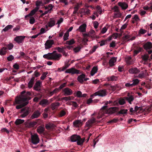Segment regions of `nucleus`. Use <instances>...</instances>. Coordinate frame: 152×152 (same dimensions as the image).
Returning <instances> with one entry per match:
<instances>
[{
  "label": "nucleus",
  "mask_w": 152,
  "mask_h": 152,
  "mask_svg": "<svg viewBox=\"0 0 152 152\" xmlns=\"http://www.w3.org/2000/svg\"><path fill=\"white\" fill-rule=\"evenodd\" d=\"M25 37L24 36H18L16 37L14 40L18 44L22 43Z\"/></svg>",
  "instance_id": "obj_11"
},
{
  "label": "nucleus",
  "mask_w": 152,
  "mask_h": 152,
  "mask_svg": "<svg viewBox=\"0 0 152 152\" xmlns=\"http://www.w3.org/2000/svg\"><path fill=\"white\" fill-rule=\"evenodd\" d=\"M64 48L62 47V48L58 47L55 48V50H57L59 52L62 53L64 51Z\"/></svg>",
  "instance_id": "obj_53"
},
{
  "label": "nucleus",
  "mask_w": 152,
  "mask_h": 152,
  "mask_svg": "<svg viewBox=\"0 0 152 152\" xmlns=\"http://www.w3.org/2000/svg\"><path fill=\"white\" fill-rule=\"evenodd\" d=\"M107 95V91L105 89L100 90L96 92L91 95V96H99L101 97H104Z\"/></svg>",
  "instance_id": "obj_5"
},
{
  "label": "nucleus",
  "mask_w": 152,
  "mask_h": 152,
  "mask_svg": "<svg viewBox=\"0 0 152 152\" xmlns=\"http://www.w3.org/2000/svg\"><path fill=\"white\" fill-rule=\"evenodd\" d=\"M115 46V41H113L110 45V47L114 48Z\"/></svg>",
  "instance_id": "obj_63"
},
{
  "label": "nucleus",
  "mask_w": 152,
  "mask_h": 152,
  "mask_svg": "<svg viewBox=\"0 0 152 152\" xmlns=\"http://www.w3.org/2000/svg\"><path fill=\"white\" fill-rule=\"evenodd\" d=\"M97 47L96 46H94L92 49L90 50L89 51V53L90 54H91L94 52L96 50V49L97 48Z\"/></svg>",
  "instance_id": "obj_57"
},
{
  "label": "nucleus",
  "mask_w": 152,
  "mask_h": 152,
  "mask_svg": "<svg viewBox=\"0 0 152 152\" xmlns=\"http://www.w3.org/2000/svg\"><path fill=\"white\" fill-rule=\"evenodd\" d=\"M83 41L85 42H87L88 41L87 38L89 36V34H83Z\"/></svg>",
  "instance_id": "obj_35"
},
{
  "label": "nucleus",
  "mask_w": 152,
  "mask_h": 152,
  "mask_svg": "<svg viewBox=\"0 0 152 152\" xmlns=\"http://www.w3.org/2000/svg\"><path fill=\"white\" fill-rule=\"evenodd\" d=\"M116 61V58L115 57L112 58L109 61V64L110 67L113 66L114 65V63Z\"/></svg>",
  "instance_id": "obj_25"
},
{
  "label": "nucleus",
  "mask_w": 152,
  "mask_h": 152,
  "mask_svg": "<svg viewBox=\"0 0 152 152\" xmlns=\"http://www.w3.org/2000/svg\"><path fill=\"white\" fill-rule=\"evenodd\" d=\"M36 7L32 10L29 14L25 16V18H26V20H27L28 19L27 18L28 17H33L38 11V1H36Z\"/></svg>",
  "instance_id": "obj_4"
},
{
  "label": "nucleus",
  "mask_w": 152,
  "mask_h": 152,
  "mask_svg": "<svg viewBox=\"0 0 152 152\" xmlns=\"http://www.w3.org/2000/svg\"><path fill=\"white\" fill-rule=\"evenodd\" d=\"M13 47V45L12 43H10L6 47H5L6 48V49H8L9 50H10L12 49Z\"/></svg>",
  "instance_id": "obj_51"
},
{
  "label": "nucleus",
  "mask_w": 152,
  "mask_h": 152,
  "mask_svg": "<svg viewBox=\"0 0 152 152\" xmlns=\"http://www.w3.org/2000/svg\"><path fill=\"white\" fill-rule=\"evenodd\" d=\"M54 124L51 123H48L45 125L46 128L48 130L53 129L54 126Z\"/></svg>",
  "instance_id": "obj_31"
},
{
  "label": "nucleus",
  "mask_w": 152,
  "mask_h": 152,
  "mask_svg": "<svg viewBox=\"0 0 152 152\" xmlns=\"http://www.w3.org/2000/svg\"><path fill=\"white\" fill-rule=\"evenodd\" d=\"M118 103L120 105H122L125 104L126 102L124 99L121 98L118 100Z\"/></svg>",
  "instance_id": "obj_47"
},
{
  "label": "nucleus",
  "mask_w": 152,
  "mask_h": 152,
  "mask_svg": "<svg viewBox=\"0 0 152 152\" xmlns=\"http://www.w3.org/2000/svg\"><path fill=\"white\" fill-rule=\"evenodd\" d=\"M142 48H141L139 47L137 50H134V56L136 55L138 53L140 52H141L142 50Z\"/></svg>",
  "instance_id": "obj_45"
},
{
  "label": "nucleus",
  "mask_w": 152,
  "mask_h": 152,
  "mask_svg": "<svg viewBox=\"0 0 152 152\" xmlns=\"http://www.w3.org/2000/svg\"><path fill=\"white\" fill-rule=\"evenodd\" d=\"M128 110L127 109H121L118 112V114H126L127 113Z\"/></svg>",
  "instance_id": "obj_43"
},
{
  "label": "nucleus",
  "mask_w": 152,
  "mask_h": 152,
  "mask_svg": "<svg viewBox=\"0 0 152 152\" xmlns=\"http://www.w3.org/2000/svg\"><path fill=\"white\" fill-rule=\"evenodd\" d=\"M75 43V41L74 39H72L69 40L67 41L65 44L67 45H73V44Z\"/></svg>",
  "instance_id": "obj_40"
},
{
  "label": "nucleus",
  "mask_w": 152,
  "mask_h": 152,
  "mask_svg": "<svg viewBox=\"0 0 152 152\" xmlns=\"http://www.w3.org/2000/svg\"><path fill=\"white\" fill-rule=\"evenodd\" d=\"M90 10L88 9H87L86 10H84L83 12L84 15H89L90 14Z\"/></svg>",
  "instance_id": "obj_64"
},
{
  "label": "nucleus",
  "mask_w": 152,
  "mask_h": 152,
  "mask_svg": "<svg viewBox=\"0 0 152 152\" xmlns=\"http://www.w3.org/2000/svg\"><path fill=\"white\" fill-rule=\"evenodd\" d=\"M54 43V42L53 40H47L45 44V49H48L51 48Z\"/></svg>",
  "instance_id": "obj_8"
},
{
  "label": "nucleus",
  "mask_w": 152,
  "mask_h": 152,
  "mask_svg": "<svg viewBox=\"0 0 152 152\" xmlns=\"http://www.w3.org/2000/svg\"><path fill=\"white\" fill-rule=\"evenodd\" d=\"M141 58L142 60L144 61V64H146V62L148 60L149 61H151V59H149V56L147 53H145L144 55H142Z\"/></svg>",
  "instance_id": "obj_15"
},
{
  "label": "nucleus",
  "mask_w": 152,
  "mask_h": 152,
  "mask_svg": "<svg viewBox=\"0 0 152 152\" xmlns=\"http://www.w3.org/2000/svg\"><path fill=\"white\" fill-rule=\"evenodd\" d=\"M28 18H30L29 23L31 24H34L35 21L34 18L33 17H28Z\"/></svg>",
  "instance_id": "obj_50"
},
{
  "label": "nucleus",
  "mask_w": 152,
  "mask_h": 152,
  "mask_svg": "<svg viewBox=\"0 0 152 152\" xmlns=\"http://www.w3.org/2000/svg\"><path fill=\"white\" fill-rule=\"evenodd\" d=\"M38 117V111L35 112L31 116L32 119H34L37 118Z\"/></svg>",
  "instance_id": "obj_41"
},
{
  "label": "nucleus",
  "mask_w": 152,
  "mask_h": 152,
  "mask_svg": "<svg viewBox=\"0 0 152 152\" xmlns=\"http://www.w3.org/2000/svg\"><path fill=\"white\" fill-rule=\"evenodd\" d=\"M64 94L65 96H69L72 94L73 92L72 90L68 88H65L63 91Z\"/></svg>",
  "instance_id": "obj_13"
},
{
  "label": "nucleus",
  "mask_w": 152,
  "mask_h": 152,
  "mask_svg": "<svg viewBox=\"0 0 152 152\" xmlns=\"http://www.w3.org/2000/svg\"><path fill=\"white\" fill-rule=\"evenodd\" d=\"M28 103V101H26L23 102L22 103H20V104H16V98H15V102L14 103V105H15V104H19L18 105H17L16 107V108L17 109H19L25 106Z\"/></svg>",
  "instance_id": "obj_9"
},
{
  "label": "nucleus",
  "mask_w": 152,
  "mask_h": 152,
  "mask_svg": "<svg viewBox=\"0 0 152 152\" xmlns=\"http://www.w3.org/2000/svg\"><path fill=\"white\" fill-rule=\"evenodd\" d=\"M31 94V93L28 91L26 92L23 91L21 92L20 96L16 97V103L20 104L23 102L28 101L31 99L29 96Z\"/></svg>",
  "instance_id": "obj_1"
},
{
  "label": "nucleus",
  "mask_w": 152,
  "mask_h": 152,
  "mask_svg": "<svg viewBox=\"0 0 152 152\" xmlns=\"http://www.w3.org/2000/svg\"><path fill=\"white\" fill-rule=\"evenodd\" d=\"M7 50L6 48L4 47H3L0 51V54L1 55H5L6 53Z\"/></svg>",
  "instance_id": "obj_36"
},
{
  "label": "nucleus",
  "mask_w": 152,
  "mask_h": 152,
  "mask_svg": "<svg viewBox=\"0 0 152 152\" xmlns=\"http://www.w3.org/2000/svg\"><path fill=\"white\" fill-rule=\"evenodd\" d=\"M67 111L66 109L61 110L59 113L58 116L60 117L64 116L66 114Z\"/></svg>",
  "instance_id": "obj_28"
},
{
  "label": "nucleus",
  "mask_w": 152,
  "mask_h": 152,
  "mask_svg": "<svg viewBox=\"0 0 152 152\" xmlns=\"http://www.w3.org/2000/svg\"><path fill=\"white\" fill-rule=\"evenodd\" d=\"M50 103L48 100L46 99H43L40 101L39 104L43 107H45L48 105Z\"/></svg>",
  "instance_id": "obj_12"
},
{
  "label": "nucleus",
  "mask_w": 152,
  "mask_h": 152,
  "mask_svg": "<svg viewBox=\"0 0 152 152\" xmlns=\"http://www.w3.org/2000/svg\"><path fill=\"white\" fill-rule=\"evenodd\" d=\"M80 46H78L74 48L73 50L75 53H77L80 50Z\"/></svg>",
  "instance_id": "obj_61"
},
{
  "label": "nucleus",
  "mask_w": 152,
  "mask_h": 152,
  "mask_svg": "<svg viewBox=\"0 0 152 152\" xmlns=\"http://www.w3.org/2000/svg\"><path fill=\"white\" fill-rule=\"evenodd\" d=\"M85 140V137H83L81 138L80 136V137L78 138L77 140V144L78 145H82Z\"/></svg>",
  "instance_id": "obj_26"
},
{
  "label": "nucleus",
  "mask_w": 152,
  "mask_h": 152,
  "mask_svg": "<svg viewBox=\"0 0 152 152\" xmlns=\"http://www.w3.org/2000/svg\"><path fill=\"white\" fill-rule=\"evenodd\" d=\"M118 5L123 10H126L128 7L127 4L124 2H119L118 3Z\"/></svg>",
  "instance_id": "obj_19"
},
{
  "label": "nucleus",
  "mask_w": 152,
  "mask_h": 152,
  "mask_svg": "<svg viewBox=\"0 0 152 152\" xmlns=\"http://www.w3.org/2000/svg\"><path fill=\"white\" fill-rule=\"evenodd\" d=\"M124 98L130 104H132V102H133L134 100V97L133 96L130 95L129 93L128 94L127 96L125 97Z\"/></svg>",
  "instance_id": "obj_16"
},
{
  "label": "nucleus",
  "mask_w": 152,
  "mask_h": 152,
  "mask_svg": "<svg viewBox=\"0 0 152 152\" xmlns=\"http://www.w3.org/2000/svg\"><path fill=\"white\" fill-rule=\"evenodd\" d=\"M70 65V64H69L68 63H65V64L64 65V66L62 67V69L60 71H64L66 68H67Z\"/></svg>",
  "instance_id": "obj_46"
},
{
  "label": "nucleus",
  "mask_w": 152,
  "mask_h": 152,
  "mask_svg": "<svg viewBox=\"0 0 152 152\" xmlns=\"http://www.w3.org/2000/svg\"><path fill=\"white\" fill-rule=\"evenodd\" d=\"M53 7V6L51 4H49L47 7H46L44 6V7L45 8V9L46 10L44 12V13L43 15H45V14L48 13V12L50 13L51 11L52 10V9Z\"/></svg>",
  "instance_id": "obj_17"
},
{
  "label": "nucleus",
  "mask_w": 152,
  "mask_h": 152,
  "mask_svg": "<svg viewBox=\"0 0 152 152\" xmlns=\"http://www.w3.org/2000/svg\"><path fill=\"white\" fill-rule=\"evenodd\" d=\"M140 72V71L136 67L131 68L129 70V72L131 74H137Z\"/></svg>",
  "instance_id": "obj_24"
},
{
  "label": "nucleus",
  "mask_w": 152,
  "mask_h": 152,
  "mask_svg": "<svg viewBox=\"0 0 152 152\" xmlns=\"http://www.w3.org/2000/svg\"><path fill=\"white\" fill-rule=\"evenodd\" d=\"M97 67L94 66L91 71V75L92 76H93L97 72Z\"/></svg>",
  "instance_id": "obj_34"
},
{
  "label": "nucleus",
  "mask_w": 152,
  "mask_h": 152,
  "mask_svg": "<svg viewBox=\"0 0 152 152\" xmlns=\"http://www.w3.org/2000/svg\"><path fill=\"white\" fill-rule=\"evenodd\" d=\"M107 80L109 81H116L118 79V77L116 76H115L114 75H112L110 77H108L107 79Z\"/></svg>",
  "instance_id": "obj_33"
},
{
  "label": "nucleus",
  "mask_w": 152,
  "mask_h": 152,
  "mask_svg": "<svg viewBox=\"0 0 152 152\" xmlns=\"http://www.w3.org/2000/svg\"><path fill=\"white\" fill-rule=\"evenodd\" d=\"M80 71L72 67L71 68L67 69L66 70L65 73H71L72 74H78L79 73Z\"/></svg>",
  "instance_id": "obj_6"
},
{
  "label": "nucleus",
  "mask_w": 152,
  "mask_h": 152,
  "mask_svg": "<svg viewBox=\"0 0 152 152\" xmlns=\"http://www.w3.org/2000/svg\"><path fill=\"white\" fill-rule=\"evenodd\" d=\"M74 11L73 13V14H76L78 10L79 9V7L78 6H76L74 7Z\"/></svg>",
  "instance_id": "obj_60"
},
{
  "label": "nucleus",
  "mask_w": 152,
  "mask_h": 152,
  "mask_svg": "<svg viewBox=\"0 0 152 152\" xmlns=\"http://www.w3.org/2000/svg\"><path fill=\"white\" fill-rule=\"evenodd\" d=\"M69 36V32L67 31L64 34V36L63 39L64 41H65L68 39V37Z\"/></svg>",
  "instance_id": "obj_48"
},
{
  "label": "nucleus",
  "mask_w": 152,
  "mask_h": 152,
  "mask_svg": "<svg viewBox=\"0 0 152 152\" xmlns=\"http://www.w3.org/2000/svg\"><path fill=\"white\" fill-rule=\"evenodd\" d=\"M62 100L67 101L71 100V97L70 96L63 97L62 98Z\"/></svg>",
  "instance_id": "obj_62"
},
{
  "label": "nucleus",
  "mask_w": 152,
  "mask_h": 152,
  "mask_svg": "<svg viewBox=\"0 0 152 152\" xmlns=\"http://www.w3.org/2000/svg\"><path fill=\"white\" fill-rule=\"evenodd\" d=\"M73 124L75 127H79L81 126L82 122L81 120H76L73 122Z\"/></svg>",
  "instance_id": "obj_29"
},
{
  "label": "nucleus",
  "mask_w": 152,
  "mask_h": 152,
  "mask_svg": "<svg viewBox=\"0 0 152 152\" xmlns=\"http://www.w3.org/2000/svg\"><path fill=\"white\" fill-rule=\"evenodd\" d=\"M86 24L85 23H83L79 27L77 30L82 32H85L86 31Z\"/></svg>",
  "instance_id": "obj_20"
},
{
  "label": "nucleus",
  "mask_w": 152,
  "mask_h": 152,
  "mask_svg": "<svg viewBox=\"0 0 152 152\" xmlns=\"http://www.w3.org/2000/svg\"><path fill=\"white\" fill-rule=\"evenodd\" d=\"M96 122V119L94 118H92L91 119L89 120L86 123V126L88 127V130L92 126L93 124Z\"/></svg>",
  "instance_id": "obj_10"
},
{
  "label": "nucleus",
  "mask_w": 152,
  "mask_h": 152,
  "mask_svg": "<svg viewBox=\"0 0 152 152\" xmlns=\"http://www.w3.org/2000/svg\"><path fill=\"white\" fill-rule=\"evenodd\" d=\"M56 21L54 18H50L49 21L48 23V25L49 27H52L55 25Z\"/></svg>",
  "instance_id": "obj_21"
},
{
  "label": "nucleus",
  "mask_w": 152,
  "mask_h": 152,
  "mask_svg": "<svg viewBox=\"0 0 152 152\" xmlns=\"http://www.w3.org/2000/svg\"><path fill=\"white\" fill-rule=\"evenodd\" d=\"M143 47L146 51L150 50L152 48V43L150 42H148L143 45Z\"/></svg>",
  "instance_id": "obj_14"
},
{
  "label": "nucleus",
  "mask_w": 152,
  "mask_h": 152,
  "mask_svg": "<svg viewBox=\"0 0 152 152\" xmlns=\"http://www.w3.org/2000/svg\"><path fill=\"white\" fill-rule=\"evenodd\" d=\"M126 63L129 65H130L132 64V61L131 57H128L126 59Z\"/></svg>",
  "instance_id": "obj_38"
},
{
  "label": "nucleus",
  "mask_w": 152,
  "mask_h": 152,
  "mask_svg": "<svg viewBox=\"0 0 152 152\" xmlns=\"http://www.w3.org/2000/svg\"><path fill=\"white\" fill-rule=\"evenodd\" d=\"M60 105V103L58 102H56L51 104V107L53 110H54L58 107Z\"/></svg>",
  "instance_id": "obj_32"
},
{
  "label": "nucleus",
  "mask_w": 152,
  "mask_h": 152,
  "mask_svg": "<svg viewBox=\"0 0 152 152\" xmlns=\"http://www.w3.org/2000/svg\"><path fill=\"white\" fill-rule=\"evenodd\" d=\"M80 137V136L77 134H74L72 135L70 137L71 141L72 142H75L77 141L78 138Z\"/></svg>",
  "instance_id": "obj_27"
},
{
  "label": "nucleus",
  "mask_w": 152,
  "mask_h": 152,
  "mask_svg": "<svg viewBox=\"0 0 152 152\" xmlns=\"http://www.w3.org/2000/svg\"><path fill=\"white\" fill-rule=\"evenodd\" d=\"M24 121V120L17 119L15 122V123L16 125H19L23 123Z\"/></svg>",
  "instance_id": "obj_37"
},
{
  "label": "nucleus",
  "mask_w": 152,
  "mask_h": 152,
  "mask_svg": "<svg viewBox=\"0 0 152 152\" xmlns=\"http://www.w3.org/2000/svg\"><path fill=\"white\" fill-rule=\"evenodd\" d=\"M118 87V86H110L109 88V89L110 90H112L113 91H114L116 89V88Z\"/></svg>",
  "instance_id": "obj_52"
},
{
  "label": "nucleus",
  "mask_w": 152,
  "mask_h": 152,
  "mask_svg": "<svg viewBox=\"0 0 152 152\" xmlns=\"http://www.w3.org/2000/svg\"><path fill=\"white\" fill-rule=\"evenodd\" d=\"M13 27V26L12 25H9L7 26L3 30L5 32L7 31L9 29H11Z\"/></svg>",
  "instance_id": "obj_39"
},
{
  "label": "nucleus",
  "mask_w": 152,
  "mask_h": 152,
  "mask_svg": "<svg viewBox=\"0 0 152 152\" xmlns=\"http://www.w3.org/2000/svg\"><path fill=\"white\" fill-rule=\"evenodd\" d=\"M106 42H107L106 40H102L100 42H99V43L100 44V46H102L104 45Z\"/></svg>",
  "instance_id": "obj_59"
},
{
  "label": "nucleus",
  "mask_w": 152,
  "mask_h": 152,
  "mask_svg": "<svg viewBox=\"0 0 152 152\" xmlns=\"http://www.w3.org/2000/svg\"><path fill=\"white\" fill-rule=\"evenodd\" d=\"M85 76V75L84 74H82L77 77V80L80 83H83L84 82V79Z\"/></svg>",
  "instance_id": "obj_22"
},
{
  "label": "nucleus",
  "mask_w": 152,
  "mask_h": 152,
  "mask_svg": "<svg viewBox=\"0 0 152 152\" xmlns=\"http://www.w3.org/2000/svg\"><path fill=\"white\" fill-rule=\"evenodd\" d=\"M31 141L34 145H36L38 143V136L37 134L31 135Z\"/></svg>",
  "instance_id": "obj_7"
},
{
  "label": "nucleus",
  "mask_w": 152,
  "mask_h": 152,
  "mask_svg": "<svg viewBox=\"0 0 152 152\" xmlns=\"http://www.w3.org/2000/svg\"><path fill=\"white\" fill-rule=\"evenodd\" d=\"M62 57L61 54H53V53H49L47 54H45L43 57L49 60H53L55 61L59 60Z\"/></svg>",
  "instance_id": "obj_2"
},
{
  "label": "nucleus",
  "mask_w": 152,
  "mask_h": 152,
  "mask_svg": "<svg viewBox=\"0 0 152 152\" xmlns=\"http://www.w3.org/2000/svg\"><path fill=\"white\" fill-rule=\"evenodd\" d=\"M137 77L141 79H142L145 77V74L143 72H142L141 73H140L138 75Z\"/></svg>",
  "instance_id": "obj_54"
},
{
  "label": "nucleus",
  "mask_w": 152,
  "mask_h": 152,
  "mask_svg": "<svg viewBox=\"0 0 152 152\" xmlns=\"http://www.w3.org/2000/svg\"><path fill=\"white\" fill-rule=\"evenodd\" d=\"M44 130L45 128L44 126H39V133L41 134L43 133Z\"/></svg>",
  "instance_id": "obj_42"
},
{
  "label": "nucleus",
  "mask_w": 152,
  "mask_h": 152,
  "mask_svg": "<svg viewBox=\"0 0 152 152\" xmlns=\"http://www.w3.org/2000/svg\"><path fill=\"white\" fill-rule=\"evenodd\" d=\"M132 81L133 82V83H132V85L133 86H134L139 83L140 82V80L137 79H136L133 80Z\"/></svg>",
  "instance_id": "obj_44"
},
{
  "label": "nucleus",
  "mask_w": 152,
  "mask_h": 152,
  "mask_svg": "<svg viewBox=\"0 0 152 152\" xmlns=\"http://www.w3.org/2000/svg\"><path fill=\"white\" fill-rule=\"evenodd\" d=\"M48 74V72H44L43 73L40 79L41 80H44L45 77H46V75Z\"/></svg>",
  "instance_id": "obj_49"
},
{
  "label": "nucleus",
  "mask_w": 152,
  "mask_h": 152,
  "mask_svg": "<svg viewBox=\"0 0 152 152\" xmlns=\"http://www.w3.org/2000/svg\"><path fill=\"white\" fill-rule=\"evenodd\" d=\"M97 12L99 13L100 14L102 12V10L101 8L99 5H97L96 7Z\"/></svg>",
  "instance_id": "obj_55"
},
{
  "label": "nucleus",
  "mask_w": 152,
  "mask_h": 152,
  "mask_svg": "<svg viewBox=\"0 0 152 152\" xmlns=\"http://www.w3.org/2000/svg\"><path fill=\"white\" fill-rule=\"evenodd\" d=\"M30 110L28 107H25L21 110L20 113L21 114L20 117L24 118L26 116L30 113Z\"/></svg>",
  "instance_id": "obj_3"
},
{
  "label": "nucleus",
  "mask_w": 152,
  "mask_h": 152,
  "mask_svg": "<svg viewBox=\"0 0 152 152\" xmlns=\"http://www.w3.org/2000/svg\"><path fill=\"white\" fill-rule=\"evenodd\" d=\"M121 16V13L120 12H118L117 13H114V18H120Z\"/></svg>",
  "instance_id": "obj_56"
},
{
  "label": "nucleus",
  "mask_w": 152,
  "mask_h": 152,
  "mask_svg": "<svg viewBox=\"0 0 152 152\" xmlns=\"http://www.w3.org/2000/svg\"><path fill=\"white\" fill-rule=\"evenodd\" d=\"M147 32V31L145 29L141 28L139 31V33L141 34H143Z\"/></svg>",
  "instance_id": "obj_58"
},
{
  "label": "nucleus",
  "mask_w": 152,
  "mask_h": 152,
  "mask_svg": "<svg viewBox=\"0 0 152 152\" xmlns=\"http://www.w3.org/2000/svg\"><path fill=\"white\" fill-rule=\"evenodd\" d=\"M35 78L34 77H32L28 83V87L29 88H31L32 87L34 83V80Z\"/></svg>",
  "instance_id": "obj_30"
},
{
  "label": "nucleus",
  "mask_w": 152,
  "mask_h": 152,
  "mask_svg": "<svg viewBox=\"0 0 152 152\" xmlns=\"http://www.w3.org/2000/svg\"><path fill=\"white\" fill-rule=\"evenodd\" d=\"M117 108V107H110L106 110V113L108 114L113 113L115 112Z\"/></svg>",
  "instance_id": "obj_18"
},
{
  "label": "nucleus",
  "mask_w": 152,
  "mask_h": 152,
  "mask_svg": "<svg viewBox=\"0 0 152 152\" xmlns=\"http://www.w3.org/2000/svg\"><path fill=\"white\" fill-rule=\"evenodd\" d=\"M50 0H39V8L41 6H43L44 4L49 3L50 2Z\"/></svg>",
  "instance_id": "obj_23"
}]
</instances>
